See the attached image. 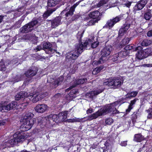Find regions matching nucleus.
Segmentation results:
<instances>
[{"instance_id":"nucleus-1","label":"nucleus","mask_w":152,"mask_h":152,"mask_svg":"<svg viewBox=\"0 0 152 152\" xmlns=\"http://www.w3.org/2000/svg\"><path fill=\"white\" fill-rule=\"evenodd\" d=\"M84 32V30L78 32L77 35V38L79 41V43L76 45L75 50L71 51L67 53L66 56V61H67V60H68V61L76 60L83 51V48L80 42L81 41V38Z\"/></svg>"},{"instance_id":"nucleus-2","label":"nucleus","mask_w":152,"mask_h":152,"mask_svg":"<svg viewBox=\"0 0 152 152\" xmlns=\"http://www.w3.org/2000/svg\"><path fill=\"white\" fill-rule=\"evenodd\" d=\"M34 116V114L32 113H26L20 119V122L25 129V131L30 129L36 122L35 119L33 118Z\"/></svg>"},{"instance_id":"nucleus-3","label":"nucleus","mask_w":152,"mask_h":152,"mask_svg":"<svg viewBox=\"0 0 152 152\" xmlns=\"http://www.w3.org/2000/svg\"><path fill=\"white\" fill-rule=\"evenodd\" d=\"M13 138L12 139L8 142H4L3 145L6 147H10L12 145L17 144L18 142L23 141L26 138V135L24 133L23 131H19L13 135Z\"/></svg>"},{"instance_id":"nucleus-4","label":"nucleus","mask_w":152,"mask_h":152,"mask_svg":"<svg viewBox=\"0 0 152 152\" xmlns=\"http://www.w3.org/2000/svg\"><path fill=\"white\" fill-rule=\"evenodd\" d=\"M42 19L40 17L33 19L31 21L26 24L20 29L22 33H27L31 32L34 29V27L36 25H40L41 23Z\"/></svg>"},{"instance_id":"nucleus-5","label":"nucleus","mask_w":152,"mask_h":152,"mask_svg":"<svg viewBox=\"0 0 152 152\" xmlns=\"http://www.w3.org/2000/svg\"><path fill=\"white\" fill-rule=\"evenodd\" d=\"M113 50L111 45L106 46L100 51L101 57L99 60L95 61V64H99L104 63L108 59V56L110 54Z\"/></svg>"},{"instance_id":"nucleus-6","label":"nucleus","mask_w":152,"mask_h":152,"mask_svg":"<svg viewBox=\"0 0 152 152\" xmlns=\"http://www.w3.org/2000/svg\"><path fill=\"white\" fill-rule=\"evenodd\" d=\"M123 83V81L117 78H110L106 80L103 82V85L108 86H113L115 88L120 87Z\"/></svg>"},{"instance_id":"nucleus-7","label":"nucleus","mask_w":152,"mask_h":152,"mask_svg":"<svg viewBox=\"0 0 152 152\" xmlns=\"http://www.w3.org/2000/svg\"><path fill=\"white\" fill-rule=\"evenodd\" d=\"M122 19H123V16L122 15H120L114 18L111 19L107 21L105 25L103 26V28L109 27V28H111L114 26L115 24Z\"/></svg>"},{"instance_id":"nucleus-8","label":"nucleus","mask_w":152,"mask_h":152,"mask_svg":"<svg viewBox=\"0 0 152 152\" xmlns=\"http://www.w3.org/2000/svg\"><path fill=\"white\" fill-rule=\"evenodd\" d=\"M99 110L101 111L100 113H101L102 115L111 112L113 114H116L118 113V111L116 110V108L113 105L107 106L104 107L102 109H100Z\"/></svg>"},{"instance_id":"nucleus-9","label":"nucleus","mask_w":152,"mask_h":152,"mask_svg":"<svg viewBox=\"0 0 152 152\" xmlns=\"http://www.w3.org/2000/svg\"><path fill=\"white\" fill-rule=\"evenodd\" d=\"M17 106V102H12L7 105L0 104V111L6 112L15 108Z\"/></svg>"},{"instance_id":"nucleus-10","label":"nucleus","mask_w":152,"mask_h":152,"mask_svg":"<svg viewBox=\"0 0 152 152\" xmlns=\"http://www.w3.org/2000/svg\"><path fill=\"white\" fill-rule=\"evenodd\" d=\"M45 96V95L41 94V93L37 92L34 94L32 93L28 95V97H28L29 99L31 100L33 102H36L44 98Z\"/></svg>"},{"instance_id":"nucleus-11","label":"nucleus","mask_w":152,"mask_h":152,"mask_svg":"<svg viewBox=\"0 0 152 152\" xmlns=\"http://www.w3.org/2000/svg\"><path fill=\"white\" fill-rule=\"evenodd\" d=\"M92 41L91 39H89L88 40L86 41L85 42L83 43V44L81 43V45H82L83 49L86 48V49H89L90 47L93 48H96L98 45V42H94L93 43H92Z\"/></svg>"},{"instance_id":"nucleus-12","label":"nucleus","mask_w":152,"mask_h":152,"mask_svg":"<svg viewBox=\"0 0 152 152\" xmlns=\"http://www.w3.org/2000/svg\"><path fill=\"white\" fill-rule=\"evenodd\" d=\"M42 46L43 49L45 50L47 53H53L56 52V53H58L59 55L60 54V53L59 52H57L56 50L53 49L52 48V45L50 42H44Z\"/></svg>"},{"instance_id":"nucleus-13","label":"nucleus","mask_w":152,"mask_h":152,"mask_svg":"<svg viewBox=\"0 0 152 152\" xmlns=\"http://www.w3.org/2000/svg\"><path fill=\"white\" fill-rule=\"evenodd\" d=\"M38 71L36 67L32 66L25 73L26 76L28 77H31L36 75Z\"/></svg>"},{"instance_id":"nucleus-14","label":"nucleus","mask_w":152,"mask_h":152,"mask_svg":"<svg viewBox=\"0 0 152 152\" xmlns=\"http://www.w3.org/2000/svg\"><path fill=\"white\" fill-rule=\"evenodd\" d=\"M61 17L60 16H58L55 18L54 19L52 20H49V21L51 23V27L52 28H55L58 26L59 25L61 24Z\"/></svg>"},{"instance_id":"nucleus-15","label":"nucleus","mask_w":152,"mask_h":152,"mask_svg":"<svg viewBox=\"0 0 152 152\" xmlns=\"http://www.w3.org/2000/svg\"><path fill=\"white\" fill-rule=\"evenodd\" d=\"M103 90H97L92 91L88 92L86 94V98L93 99H95L96 96L102 92Z\"/></svg>"},{"instance_id":"nucleus-16","label":"nucleus","mask_w":152,"mask_h":152,"mask_svg":"<svg viewBox=\"0 0 152 152\" xmlns=\"http://www.w3.org/2000/svg\"><path fill=\"white\" fill-rule=\"evenodd\" d=\"M148 0H140L134 7V10L136 11L140 10L143 8L147 3Z\"/></svg>"},{"instance_id":"nucleus-17","label":"nucleus","mask_w":152,"mask_h":152,"mask_svg":"<svg viewBox=\"0 0 152 152\" xmlns=\"http://www.w3.org/2000/svg\"><path fill=\"white\" fill-rule=\"evenodd\" d=\"M134 50L137 51V53L136 54V57L139 59H142L145 58L142 48L140 46H138L136 47Z\"/></svg>"},{"instance_id":"nucleus-18","label":"nucleus","mask_w":152,"mask_h":152,"mask_svg":"<svg viewBox=\"0 0 152 152\" xmlns=\"http://www.w3.org/2000/svg\"><path fill=\"white\" fill-rule=\"evenodd\" d=\"M130 26V24L128 23H125L123 26H121L119 31L118 38H119L121 36L124 35V33L128 29Z\"/></svg>"},{"instance_id":"nucleus-19","label":"nucleus","mask_w":152,"mask_h":152,"mask_svg":"<svg viewBox=\"0 0 152 152\" xmlns=\"http://www.w3.org/2000/svg\"><path fill=\"white\" fill-rule=\"evenodd\" d=\"M87 81V79L85 78H81L80 79L77 80L76 81L74 82V84L72 86H71L68 88L67 89L66 91L69 90L78 85L83 84L86 82Z\"/></svg>"},{"instance_id":"nucleus-20","label":"nucleus","mask_w":152,"mask_h":152,"mask_svg":"<svg viewBox=\"0 0 152 152\" xmlns=\"http://www.w3.org/2000/svg\"><path fill=\"white\" fill-rule=\"evenodd\" d=\"M48 106L46 104H42L37 105L35 107L36 111L39 113H43L47 110Z\"/></svg>"},{"instance_id":"nucleus-21","label":"nucleus","mask_w":152,"mask_h":152,"mask_svg":"<svg viewBox=\"0 0 152 152\" xmlns=\"http://www.w3.org/2000/svg\"><path fill=\"white\" fill-rule=\"evenodd\" d=\"M78 4L77 3H76L73 5V6L71 7L68 11V10H67V11L66 12L65 15L66 16V19H67V18L68 17H71L73 14L75 9Z\"/></svg>"},{"instance_id":"nucleus-22","label":"nucleus","mask_w":152,"mask_h":152,"mask_svg":"<svg viewBox=\"0 0 152 152\" xmlns=\"http://www.w3.org/2000/svg\"><path fill=\"white\" fill-rule=\"evenodd\" d=\"M28 93L25 91H22L17 93L15 96V99L16 100L18 101L22 98H24L28 96Z\"/></svg>"},{"instance_id":"nucleus-23","label":"nucleus","mask_w":152,"mask_h":152,"mask_svg":"<svg viewBox=\"0 0 152 152\" xmlns=\"http://www.w3.org/2000/svg\"><path fill=\"white\" fill-rule=\"evenodd\" d=\"M67 112L64 111L58 114V121L63 122L65 121V119L66 118L67 115Z\"/></svg>"},{"instance_id":"nucleus-24","label":"nucleus","mask_w":152,"mask_h":152,"mask_svg":"<svg viewBox=\"0 0 152 152\" xmlns=\"http://www.w3.org/2000/svg\"><path fill=\"white\" fill-rule=\"evenodd\" d=\"M23 78V75H18L15 76H13L10 80V82L15 83L22 80Z\"/></svg>"},{"instance_id":"nucleus-25","label":"nucleus","mask_w":152,"mask_h":152,"mask_svg":"<svg viewBox=\"0 0 152 152\" xmlns=\"http://www.w3.org/2000/svg\"><path fill=\"white\" fill-rule=\"evenodd\" d=\"M100 111H101L99 110L95 113L88 116L87 117V120L88 121H91L93 119H96L98 117L102 115L101 113H100Z\"/></svg>"},{"instance_id":"nucleus-26","label":"nucleus","mask_w":152,"mask_h":152,"mask_svg":"<svg viewBox=\"0 0 152 152\" xmlns=\"http://www.w3.org/2000/svg\"><path fill=\"white\" fill-rule=\"evenodd\" d=\"M64 79V77L63 76H61L57 80L54 81L53 83V87L55 88L58 85H60L63 81Z\"/></svg>"},{"instance_id":"nucleus-27","label":"nucleus","mask_w":152,"mask_h":152,"mask_svg":"<svg viewBox=\"0 0 152 152\" xmlns=\"http://www.w3.org/2000/svg\"><path fill=\"white\" fill-rule=\"evenodd\" d=\"M120 61L123 60L122 58H125L129 55V52L127 51H121L118 53Z\"/></svg>"},{"instance_id":"nucleus-28","label":"nucleus","mask_w":152,"mask_h":152,"mask_svg":"<svg viewBox=\"0 0 152 152\" xmlns=\"http://www.w3.org/2000/svg\"><path fill=\"white\" fill-rule=\"evenodd\" d=\"M62 0H48L47 2L48 6L49 7L55 6L59 2Z\"/></svg>"},{"instance_id":"nucleus-29","label":"nucleus","mask_w":152,"mask_h":152,"mask_svg":"<svg viewBox=\"0 0 152 152\" xmlns=\"http://www.w3.org/2000/svg\"><path fill=\"white\" fill-rule=\"evenodd\" d=\"M100 15L99 12L97 10L91 12L89 15V17L94 19H97Z\"/></svg>"},{"instance_id":"nucleus-30","label":"nucleus","mask_w":152,"mask_h":152,"mask_svg":"<svg viewBox=\"0 0 152 152\" xmlns=\"http://www.w3.org/2000/svg\"><path fill=\"white\" fill-rule=\"evenodd\" d=\"M129 41V39L128 38H125L124 39L120 42L119 45V47L122 48L126 44H128Z\"/></svg>"},{"instance_id":"nucleus-31","label":"nucleus","mask_w":152,"mask_h":152,"mask_svg":"<svg viewBox=\"0 0 152 152\" xmlns=\"http://www.w3.org/2000/svg\"><path fill=\"white\" fill-rule=\"evenodd\" d=\"M144 137L140 134H136L134 135V140L137 142H140L144 140Z\"/></svg>"},{"instance_id":"nucleus-32","label":"nucleus","mask_w":152,"mask_h":152,"mask_svg":"<svg viewBox=\"0 0 152 152\" xmlns=\"http://www.w3.org/2000/svg\"><path fill=\"white\" fill-rule=\"evenodd\" d=\"M138 99H135L133 100H132L131 101L130 103L129 106L128 108L126 110V112L127 113L129 112L132 109L133 107L132 106L136 102L137 100H138Z\"/></svg>"},{"instance_id":"nucleus-33","label":"nucleus","mask_w":152,"mask_h":152,"mask_svg":"<svg viewBox=\"0 0 152 152\" xmlns=\"http://www.w3.org/2000/svg\"><path fill=\"white\" fill-rule=\"evenodd\" d=\"M152 43V41L151 40L145 39L143 40L141 43V45L142 46H147Z\"/></svg>"},{"instance_id":"nucleus-34","label":"nucleus","mask_w":152,"mask_h":152,"mask_svg":"<svg viewBox=\"0 0 152 152\" xmlns=\"http://www.w3.org/2000/svg\"><path fill=\"white\" fill-rule=\"evenodd\" d=\"M55 10L53 9H49L47 11L45 12L43 14V16L44 18H47L50 16L53 12Z\"/></svg>"},{"instance_id":"nucleus-35","label":"nucleus","mask_w":152,"mask_h":152,"mask_svg":"<svg viewBox=\"0 0 152 152\" xmlns=\"http://www.w3.org/2000/svg\"><path fill=\"white\" fill-rule=\"evenodd\" d=\"M145 58L147 57L148 56L151 55L152 53L151 49L150 48H148L144 50H143Z\"/></svg>"},{"instance_id":"nucleus-36","label":"nucleus","mask_w":152,"mask_h":152,"mask_svg":"<svg viewBox=\"0 0 152 152\" xmlns=\"http://www.w3.org/2000/svg\"><path fill=\"white\" fill-rule=\"evenodd\" d=\"M82 120V119L79 118H74L69 119L67 120L68 122L73 123L75 122H80Z\"/></svg>"},{"instance_id":"nucleus-37","label":"nucleus","mask_w":152,"mask_h":152,"mask_svg":"<svg viewBox=\"0 0 152 152\" xmlns=\"http://www.w3.org/2000/svg\"><path fill=\"white\" fill-rule=\"evenodd\" d=\"M98 21L97 19H92L88 22L87 25L88 26H92L94 25V24L97 23Z\"/></svg>"},{"instance_id":"nucleus-38","label":"nucleus","mask_w":152,"mask_h":152,"mask_svg":"<svg viewBox=\"0 0 152 152\" xmlns=\"http://www.w3.org/2000/svg\"><path fill=\"white\" fill-rule=\"evenodd\" d=\"M6 67L3 61L0 62V70L4 71L6 70Z\"/></svg>"},{"instance_id":"nucleus-39","label":"nucleus","mask_w":152,"mask_h":152,"mask_svg":"<svg viewBox=\"0 0 152 152\" xmlns=\"http://www.w3.org/2000/svg\"><path fill=\"white\" fill-rule=\"evenodd\" d=\"M151 17V14L149 12H146L144 15V18L146 20H149Z\"/></svg>"},{"instance_id":"nucleus-40","label":"nucleus","mask_w":152,"mask_h":152,"mask_svg":"<svg viewBox=\"0 0 152 152\" xmlns=\"http://www.w3.org/2000/svg\"><path fill=\"white\" fill-rule=\"evenodd\" d=\"M79 17L78 15H75L72 17L71 19L69 20V21H68L69 23H70L72 21L75 20L77 19Z\"/></svg>"},{"instance_id":"nucleus-41","label":"nucleus","mask_w":152,"mask_h":152,"mask_svg":"<svg viewBox=\"0 0 152 152\" xmlns=\"http://www.w3.org/2000/svg\"><path fill=\"white\" fill-rule=\"evenodd\" d=\"M105 122L106 124L110 125L113 123V121L112 118H109L106 120Z\"/></svg>"},{"instance_id":"nucleus-42","label":"nucleus","mask_w":152,"mask_h":152,"mask_svg":"<svg viewBox=\"0 0 152 152\" xmlns=\"http://www.w3.org/2000/svg\"><path fill=\"white\" fill-rule=\"evenodd\" d=\"M112 60L113 61H116L118 60H119V56L118 53H116L114 54L113 56V58Z\"/></svg>"},{"instance_id":"nucleus-43","label":"nucleus","mask_w":152,"mask_h":152,"mask_svg":"<svg viewBox=\"0 0 152 152\" xmlns=\"http://www.w3.org/2000/svg\"><path fill=\"white\" fill-rule=\"evenodd\" d=\"M147 111L148 113V118H152V108H149Z\"/></svg>"},{"instance_id":"nucleus-44","label":"nucleus","mask_w":152,"mask_h":152,"mask_svg":"<svg viewBox=\"0 0 152 152\" xmlns=\"http://www.w3.org/2000/svg\"><path fill=\"white\" fill-rule=\"evenodd\" d=\"M44 49L43 48V46L41 45H38L36 47L34 48V50L36 52L40 51V50Z\"/></svg>"},{"instance_id":"nucleus-45","label":"nucleus","mask_w":152,"mask_h":152,"mask_svg":"<svg viewBox=\"0 0 152 152\" xmlns=\"http://www.w3.org/2000/svg\"><path fill=\"white\" fill-rule=\"evenodd\" d=\"M61 97V94L60 93H57L55 94L52 97L53 100H55L60 98Z\"/></svg>"},{"instance_id":"nucleus-46","label":"nucleus","mask_w":152,"mask_h":152,"mask_svg":"<svg viewBox=\"0 0 152 152\" xmlns=\"http://www.w3.org/2000/svg\"><path fill=\"white\" fill-rule=\"evenodd\" d=\"M107 3V1L106 0H102L100 1L98 3V6L100 7L102 6L104 4H106Z\"/></svg>"},{"instance_id":"nucleus-47","label":"nucleus","mask_w":152,"mask_h":152,"mask_svg":"<svg viewBox=\"0 0 152 152\" xmlns=\"http://www.w3.org/2000/svg\"><path fill=\"white\" fill-rule=\"evenodd\" d=\"M58 115H53L52 121L56 122L57 120L58 121Z\"/></svg>"},{"instance_id":"nucleus-48","label":"nucleus","mask_w":152,"mask_h":152,"mask_svg":"<svg viewBox=\"0 0 152 152\" xmlns=\"http://www.w3.org/2000/svg\"><path fill=\"white\" fill-rule=\"evenodd\" d=\"M138 94V92L136 91L132 92L129 93V95L132 97H134L137 96Z\"/></svg>"},{"instance_id":"nucleus-49","label":"nucleus","mask_w":152,"mask_h":152,"mask_svg":"<svg viewBox=\"0 0 152 152\" xmlns=\"http://www.w3.org/2000/svg\"><path fill=\"white\" fill-rule=\"evenodd\" d=\"M78 91L77 89H75L72 90L71 92L70 93L69 96H71L70 95L72 94H75L78 93Z\"/></svg>"},{"instance_id":"nucleus-50","label":"nucleus","mask_w":152,"mask_h":152,"mask_svg":"<svg viewBox=\"0 0 152 152\" xmlns=\"http://www.w3.org/2000/svg\"><path fill=\"white\" fill-rule=\"evenodd\" d=\"M98 69L96 68L94 69L92 71V74L94 75H96L99 72V71L98 70Z\"/></svg>"},{"instance_id":"nucleus-51","label":"nucleus","mask_w":152,"mask_h":152,"mask_svg":"<svg viewBox=\"0 0 152 152\" xmlns=\"http://www.w3.org/2000/svg\"><path fill=\"white\" fill-rule=\"evenodd\" d=\"M133 46H131L130 45H128L126 46L125 48L126 49V51H128V50L132 49L133 48Z\"/></svg>"},{"instance_id":"nucleus-52","label":"nucleus","mask_w":152,"mask_h":152,"mask_svg":"<svg viewBox=\"0 0 152 152\" xmlns=\"http://www.w3.org/2000/svg\"><path fill=\"white\" fill-rule=\"evenodd\" d=\"M53 115L51 114L48 116L46 118H45L44 119H45L46 120L48 119V121L52 120V121Z\"/></svg>"},{"instance_id":"nucleus-53","label":"nucleus","mask_w":152,"mask_h":152,"mask_svg":"<svg viewBox=\"0 0 152 152\" xmlns=\"http://www.w3.org/2000/svg\"><path fill=\"white\" fill-rule=\"evenodd\" d=\"M7 120L6 119H4L0 121V126L4 125L7 121Z\"/></svg>"},{"instance_id":"nucleus-54","label":"nucleus","mask_w":152,"mask_h":152,"mask_svg":"<svg viewBox=\"0 0 152 152\" xmlns=\"http://www.w3.org/2000/svg\"><path fill=\"white\" fill-rule=\"evenodd\" d=\"M25 38L26 39H28L29 40L30 39V35L29 34H27L25 35L24 36Z\"/></svg>"},{"instance_id":"nucleus-55","label":"nucleus","mask_w":152,"mask_h":152,"mask_svg":"<svg viewBox=\"0 0 152 152\" xmlns=\"http://www.w3.org/2000/svg\"><path fill=\"white\" fill-rule=\"evenodd\" d=\"M93 109L92 108L88 109L86 111L87 113L88 114L91 113L93 112Z\"/></svg>"},{"instance_id":"nucleus-56","label":"nucleus","mask_w":152,"mask_h":152,"mask_svg":"<svg viewBox=\"0 0 152 152\" xmlns=\"http://www.w3.org/2000/svg\"><path fill=\"white\" fill-rule=\"evenodd\" d=\"M120 144L122 146H125L127 145V141H124L121 142Z\"/></svg>"},{"instance_id":"nucleus-57","label":"nucleus","mask_w":152,"mask_h":152,"mask_svg":"<svg viewBox=\"0 0 152 152\" xmlns=\"http://www.w3.org/2000/svg\"><path fill=\"white\" fill-rule=\"evenodd\" d=\"M147 35L148 37L152 36V30L149 31L147 33Z\"/></svg>"},{"instance_id":"nucleus-58","label":"nucleus","mask_w":152,"mask_h":152,"mask_svg":"<svg viewBox=\"0 0 152 152\" xmlns=\"http://www.w3.org/2000/svg\"><path fill=\"white\" fill-rule=\"evenodd\" d=\"M96 68H97V69H98V70L100 72L101 71V70L103 69L104 67L102 66H100L99 67H96Z\"/></svg>"},{"instance_id":"nucleus-59","label":"nucleus","mask_w":152,"mask_h":152,"mask_svg":"<svg viewBox=\"0 0 152 152\" xmlns=\"http://www.w3.org/2000/svg\"><path fill=\"white\" fill-rule=\"evenodd\" d=\"M15 25H18L17 26V28H19V27H20V21H18L17 22H16V23Z\"/></svg>"},{"instance_id":"nucleus-60","label":"nucleus","mask_w":152,"mask_h":152,"mask_svg":"<svg viewBox=\"0 0 152 152\" xmlns=\"http://www.w3.org/2000/svg\"><path fill=\"white\" fill-rule=\"evenodd\" d=\"M4 16L2 15H0V23L3 21Z\"/></svg>"},{"instance_id":"nucleus-61","label":"nucleus","mask_w":152,"mask_h":152,"mask_svg":"<svg viewBox=\"0 0 152 152\" xmlns=\"http://www.w3.org/2000/svg\"><path fill=\"white\" fill-rule=\"evenodd\" d=\"M144 66L147 67H152V64H147L145 65Z\"/></svg>"},{"instance_id":"nucleus-62","label":"nucleus","mask_w":152,"mask_h":152,"mask_svg":"<svg viewBox=\"0 0 152 152\" xmlns=\"http://www.w3.org/2000/svg\"><path fill=\"white\" fill-rule=\"evenodd\" d=\"M137 112H134L133 114L132 115V117H134V118H137V116L136 115V114H137Z\"/></svg>"},{"instance_id":"nucleus-63","label":"nucleus","mask_w":152,"mask_h":152,"mask_svg":"<svg viewBox=\"0 0 152 152\" xmlns=\"http://www.w3.org/2000/svg\"><path fill=\"white\" fill-rule=\"evenodd\" d=\"M131 96L129 95V93L126 95V98H130L131 97H132L131 96Z\"/></svg>"},{"instance_id":"nucleus-64","label":"nucleus","mask_w":152,"mask_h":152,"mask_svg":"<svg viewBox=\"0 0 152 152\" xmlns=\"http://www.w3.org/2000/svg\"><path fill=\"white\" fill-rule=\"evenodd\" d=\"M144 147L143 146L142 148H140L137 152H140V151H142V149Z\"/></svg>"}]
</instances>
